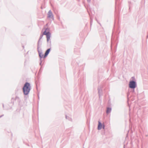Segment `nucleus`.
I'll use <instances>...</instances> for the list:
<instances>
[{
	"label": "nucleus",
	"mask_w": 148,
	"mask_h": 148,
	"mask_svg": "<svg viewBox=\"0 0 148 148\" xmlns=\"http://www.w3.org/2000/svg\"><path fill=\"white\" fill-rule=\"evenodd\" d=\"M31 89V86L29 83L26 82L23 88L24 93L25 95H28Z\"/></svg>",
	"instance_id": "f257e3e1"
},
{
	"label": "nucleus",
	"mask_w": 148,
	"mask_h": 148,
	"mask_svg": "<svg viewBox=\"0 0 148 148\" xmlns=\"http://www.w3.org/2000/svg\"><path fill=\"white\" fill-rule=\"evenodd\" d=\"M129 87L132 88H134L136 87V83L134 81L130 82Z\"/></svg>",
	"instance_id": "f03ea898"
},
{
	"label": "nucleus",
	"mask_w": 148,
	"mask_h": 148,
	"mask_svg": "<svg viewBox=\"0 0 148 148\" xmlns=\"http://www.w3.org/2000/svg\"><path fill=\"white\" fill-rule=\"evenodd\" d=\"M50 51V49H48L46 51L45 53V54L44 56V58H45L47 56V55L49 53Z\"/></svg>",
	"instance_id": "7ed1b4c3"
},
{
	"label": "nucleus",
	"mask_w": 148,
	"mask_h": 148,
	"mask_svg": "<svg viewBox=\"0 0 148 148\" xmlns=\"http://www.w3.org/2000/svg\"><path fill=\"white\" fill-rule=\"evenodd\" d=\"M46 35L47 36V42H48L50 39L51 34L50 33H49Z\"/></svg>",
	"instance_id": "20e7f679"
},
{
	"label": "nucleus",
	"mask_w": 148,
	"mask_h": 148,
	"mask_svg": "<svg viewBox=\"0 0 148 148\" xmlns=\"http://www.w3.org/2000/svg\"><path fill=\"white\" fill-rule=\"evenodd\" d=\"M99 124L98 126V129L99 130L101 129L102 127V125L101 122L99 121L98 122Z\"/></svg>",
	"instance_id": "39448f33"
},
{
	"label": "nucleus",
	"mask_w": 148,
	"mask_h": 148,
	"mask_svg": "<svg viewBox=\"0 0 148 148\" xmlns=\"http://www.w3.org/2000/svg\"><path fill=\"white\" fill-rule=\"evenodd\" d=\"M52 14L51 11H49L48 14V17L49 18H51L52 16Z\"/></svg>",
	"instance_id": "423d86ee"
},
{
	"label": "nucleus",
	"mask_w": 148,
	"mask_h": 148,
	"mask_svg": "<svg viewBox=\"0 0 148 148\" xmlns=\"http://www.w3.org/2000/svg\"><path fill=\"white\" fill-rule=\"evenodd\" d=\"M39 56L40 58H44V56L43 54L42 53H39Z\"/></svg>",
	"instance_id": "0eeeda50"
},
{
	"label": "nucleus",
	"mask_w": 148,
	"mask_h": 148,
	"mask_svg": "<svg viewBox=\"0 0 148 148\" xmlns=\"http://www.w3.org/2000/svg\"><path fill=\"white\" fill-rule=\"evenodd\" d=\"M111 109L110 108H108L107 110V112L108 113L111 111Z\"/></svg>",
	"instance_id": "6e6552de"
},
{
	"label": "nucleus",
	"mask_w": 148,
	"mask_h": 148,
	"mask_svg": "<svg viewBox=\"0 0 148 148\" xmlns=\"http://www.w3.org/2000/svg\"><path fill=\"white\" fill-rule=\"evenodd\" d=\"M49 33V32H47V29H46V30L44 32L43 34L44 35H46Z\"/></svg>",
	"instance_id": "1a4fd4ad"
},
{
	"label": "nucleus",
	"mask_w": 148,
	"mask_h": 148,
	"mask_svg": "<svg viewBox=\"0 0 148 148\" xmlns=\"http://www.w3.org/2000/svg\"><path fill=\"white\" fill-rule=\"evenodd\" d=\"M42 36H43V35H41V36H40L39 40H40L41 38H42Z\"/></svg>",
	"instance_id": "9d476101"
},
{
	"label": "nucleus",
	"mask_w": 148,
	"mask_h": 148,
	"mask_svg": "<svg viewBox=\"0 0 148 148\" xmlns=\"http://www.w3.org/2000/svg\"><path fill=\"white\" fill-rule=\"evenodd\" d=\"M103 129H104V126H103Z\"/></svg>",
	"instance_id": "9b49d317"
}]
</instances>
